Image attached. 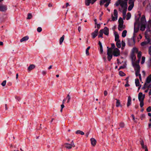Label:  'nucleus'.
<instances>
[{
  "instance_id": "nucleus-1",
  "label": "nucleus",
  "mask_w": 151,
  "mask_h": 151,
  "mask_svg": "<svg viewBox=\"0 0 151 151\" xmlns=\"http://www.w3.org/2000/svg\"><path fill=\"white\" fill-rule=\"evenodd\" d=\"M130 57L132 59L133 66L135 71V75L136 76H139V79L141 81H142V78L141 74L140 73V67L139 64H138L137 61H135L136 59V57L134 53H131Z\"/></svg>"
},
{
  "instance_id": "nucleus-2",
  "label": "nucleus",
  "mask_w": 151,
  "mask_h": 151,
  "mask_svg": "<svg viewBox=\"0 0 151 151\" xmlns=\"http://www.w3.org/2000/svg\"><path fill=\"white\" fill-rule=\"evenodd\" d=\"M65 147L68 149H71L73 147H75V145L73 140H72L70 144L68 143H65L64 144Z\"/></svg>"
},
{
  "instance_id": "nucleus-3",
  "label": "nucleus",
  "mask_w": 151,
  "mask_h": 151,
  "mask_svg": "<svg viewBox=\"0 0 151 151\" xmlns=\"http://www.w3.org/2000/svg\"><path fill=\"white\" fill-rule=\"evenodd\" d=\"M111 0H101L100 1V4L101 6L104 4L106 3V4L104 5L105 7H107L110 3Z\"/></svg>"
},
{
  "instance_id": "nucleus-4",
  "label": "nucleus",
  "mask_w": 151,
  "mask_h": 151,
  "mask_svg": "<svg viewBox=\"0 0 151 151\" xmlns=\"http://www.w3.org/2000/svg\"><path fill=\"white\" fill-rule=\"evenodd\" d=\"M112 21H114L117 20L118 17V13L116 9H114L113 14L111 15Z\"/></svg>"
},
{
  "instance_id": "nucleus-5",
  "label": "nucleus",
  "mask_w": 151,
  "mask_h": 151,
  "mask_svg": "<svg viewBox=\"0 0 151 151\" xmlns=\"http://www.w3.org/2000/svg\"><path fill=\"white\" fill-rule=\"evenodd\" d=\"M135 0H129V4L128 8V10L131 11L133 8L134 6V2Z\"/></svg>"
},
{
  "instance_id": "nucleus-6",
  "label": "nucleus",
  "mask_w": 151,
  "mask_h": 151,
  "mask_svg": "<svg viewBox=\"0 0 151 151\" xmlns=\"http://www.w3.org/2000/svg\"><path fill=\"white\" fill-rule=\"evenodd\" d=\"M113 55L116 57L120 55V51L117 48H114L113 50Z\"/></svg>"
},
{
  "instance_id": "nucleus-7",
  "label": "nucleus",
  "mask_w": 151,
  "mask_h": 151,
  "mask_svg": "<svg viewBox=\"0 0 151 151\" xmlns=\"http://www.w3.org/2000/svg\"><path fill=\"white\" fill-rule=\"evenodd\" d=\"M145 97V95H143L141 92L139 93L138 94V99L139 101H143Z\"/></svg>"
},
{
  "instance_id": "nucleus-8",
  "label": "nucleus",
  "mask_w": 151,
  "mask_h": 151,
  "mask_svg": "<svg viewBox=\"0 0 151 151\" xmlns=\"http://www.w3.org/2000/svg\"><path fill=\"white\" fill-rule=\"evenodd\" d=\"M97 0H86L85 2V4L87 6L89 5L90 4H93Z\"/></svg>"
},
{
  "instance_id": "nucleus-9",
  "label": "nucleus",
  "mask_w": 151,
  "mask_h": 151,
  "mask_svg": "<svg viewBox=\"0 0 151 151\" xmlns=\"http://www.w3.org/2000/svg\"><path fill=\"white\" fill-rule=\"evenodd\" d=\"M135 43V40L134 38L129 39L128 40V44L130 46H133Z\"/></svg>"
},
{
  "instance_id": "nucleus-10",
  "label": "nucleus",
  "mask_w": 151,
  "mask_h": 151,
  "mask_svg": "<svg viewBox=\"0 0 151 151\" xmlns=\"http://www.w3.org/2000/svg\"><path fill=\"white\" fill-rule=\"evenodd\" d=\"M98 29H96L93 32H92L91 35L92 36V38H94L98 35Z\"/></svg>"
},
{
  "instance_id": "nucleus-11",
  "label": "nucleus",
  "mask_w": 151,
  "mask_h": 151,
  "mask_svg": "<svg viewBox=\"0 0 151 151\" xmlns=\"http://www.w3.org/2000/svg\"><path fill=\"white\" fill-rule=\"evenodd\" d=\"M91 145L93 146H95L96 143V141L94 138H91L90 139Z\"/></svg>"
},
{
  "instance_id": "nucleus-12",
  "label": "nucleus",
  "mask_w": 151,
  "mask_h": 151,
  "mask_svg": "<svg viewBox=\"0 0 151 151\" xmlns=\"http://www.w3.org/2000/svg\"><path fill=\"white\" fill-rule=\"evenodd\" d=\"M3 0H0V1H2ZM7 9L6 7L5 6L1 5L0 6V11H4Z\"/></svg>"
},
{
  "instance_id": "nucleus-13",
  "label": "nucleus",
  "mask_w": 151,
  "mask_h": 151,
  "mask_svg": "<svg viewBox=\"0 0 151 151\" xmlns=\"http://www.w3.org/2000/svg\"><path fill=\"white\" fill-rule=\"evenodd\" d=\"M142 56V52L141 51H139L137 52V57L138 59L137 60L138 64H139V62L140 60L141 57Z\"/></svg>"
},
{
  "instance_id": "nucleus-14",
  "label": "nucleus",
  "mask_w": 151,
  "mask_h": 151,
  "mask_svg": "<svg viewBox=\"0 0 151 151\" xmlns=\"http://www.w3.org/2000/svg\"><path fill=\"white\" fill-rule=\"evenodd\" d=\"M127 8H124V9H122L119 8V10L120 12H122H122H123V15L124 18H125V17L126 14V12H127Z\"/></svg>"
},
{
  "instance_id": "nucleus-15",
  "label": "nucleus",
  "mask_w": 151,
  "mask_h": 151,
  "mask_svg": "<svg viewBox=\"0 0 151 151\" xmlns=\"http://www.w3.org/2000/svg\"><path fill=\"white\" fill-rule=\"evenodd\" d=\"M103 30V33L105 35H108L109 34V29L106 27H105L104 28Z\"/></svg>"
},
{
  "instance_id": "nucleus-16",
  "label": "nucleus",
  "mask_w": 151,
  "mask_h": 151,
  "mask_svg": "<svg viewBox=\"0 0 151 151\" xmlns=\"http://www.w3.org/2000/svg\"><path fill=\"white\" fill-rule=\"evenodd\" d=\"M151 81V74H150L146 78L145 83V84L147 83H150Z\"/></svg>"
},
{
  "instance_id": "nucleus-17",
  "label": "nucleus",
  "mask_w": 151,
  "mask_h": 151,
  "mask_svg": "<svg viewBox=\"0 0 151 151\" xmlns=\"http://www.w3.org/2000/svg\"><path fill=\"white\" fill-rule=\"evenodd\" d=\"M131 98L130 96H129L128 98L127 102V107H129L131 104Z\"/></svg>"
},
{
  "instance_id": "nucleus-18",
  "label": "nucleus",
  "mask_w": 151,
  "mask_h": 151,
  "mask_svg": "<svg viewBox=\"0 0 151 151\" xmlns=\"http://www.w3.org/2000/svg\"><path fill=\"white\" fill-rule=\"evenodd\" d=\"M125 28L123 24H119L118 27V30L119 31H122Z\"/></svg>"
},
{
  "instance_id": "nucleus-19",
  "label": "nucleus",
  "mask_w": 151,
  "mask_h": 151,
  "mask_svg": "<svg viewBox=\"0 0 151 151\" xmlns=\"http://www.w3.org/2000/svg\"><path fill=\"white\" fill-rule=\"evenodd\" d=\"M115 100L116 101V106L117 107H118L119 106H122L120 100L116 99Z\"/></svg>"
},
{
  "instance_id": "nucleus-20",
  "label": "nucleus",
  "mask_w": 151,
  "mask_h": 151,
  "mask_svg": "<svg viewBox=\"0 0 151 151\" xmlns=\"http://www.w3.org/2000/svg\"><path fill=\"white\" fill-rule=\"evenodd\" d=\"M29 37L28 36H25L22 38L20 40L21 42L26 41L29 39Z\"/></svg>"
},
{
  "instance_id": "nucleus-21",
  "label": "nucleus",
  "mask_w": 151,
  "mask_h": 151,
  "mask_svg": "<svg viewBox=\"0 0 151 151\" xmlns=\"http://www.w3.org/2000/svg\"><path fill=\"white\" fill-rule=\"evenodd\" d=\"M35 65L33 64L31 65L28 68V70L29 71H30V70L34 69L35 68Z\"/></svg>"
},
{
  "instance_id": "nucleus-22",
  "label": "nucleus",
  "mask_w": 151,
  "mask_h": 151,
  "mask_svg": "<svg viewBox=\"0 0 151 151\" xmlns=\"http://www.w3.org/2000/svg\"><path fill=\"white\" fill-rule=\"evenodd\" d=\"M138 52V48L136 47H133L132 50V52L134 54L135 53H137Z\"/></svg>"
},
{
  "instance_id": "nucleus-23",
  "label": "nucleus",
  "mask_w": 151,
  "mask_h": 151,
  "mask_svg": "<svg viewBox=\"0 0 151 151\" xmlns=\"http://www.w3.org/2000/svg\"><path fill=\"white\" fill-rule=\"evenodd\" d=\"M65 38L64 35H63L62 37L60 38L59 40V43L60 45H61L63 43Z\"/></svg>"
},
{
  "instance_id": "nucleus-24",
  "label": "nucleus",
  "mask_w": 151,
  "mask_h": 151,
  "mask_svg": "<svg viewBox=\"0 0 151 151\" xmlns=\"http://www.w3.org/2000/svg\"><path fill=\"white\" fill-rule=\"evenodd\" d=\"M107 48L108 49L107 54H112V52H113V50L112 49L110 48H109L108 47H107Z\"/></svg>"
},
{
  "instance_id": "nucleus-25",
  "label": "nucleus",
  "mask_w": 151,
  "mask_h": 151,
  "mask_svg": "<svg viewBox=\"0 0 151 151\" xmlns=\"http://www.w3.org/2000/svg\"><path fill=\"white\" fill-rule=\"evenodd\" d=\"M107 59L109 61H110L112 58L113 55L112 54H107Z\"/></svg>"
},
{
  "instance_id": "nucleus-26",
  "label": "nucleus",
  "mask_w": 151,
  "mask_h": 151,
  "mask_svg": "<svg viewBox=\"0 0 151 151\" xmlns=\"http://www.w3.org/2000/svg\"><path fill=\"white\" fill-rule=\"evenodd\" d=\"M116 46L118 48H119L121 47V41H116Z\"/></svg>"
},
{
  "instance_id": "nucleus-27",
  "label": "nucleus",
  "mask_w": 151,
  "mask_h": 151,
  "mask_svg": "<svg viewBox=\"0 0 151 151\" xmlns=\"http://www.w3.org/2000/svg\"><path fill=\"white\" fill-rule=\"evenodd\" d=\"M135 83L136 84V86H139V81L138 79H136L135 80Z\"/></svg>"
},
{
  "instance_id": "nucleus-28",
  "label": "nucleus",
  "mask_w": 151,
  "mask_h": 151,
  "mask_svg": "<svg viewBox=\"0 0 151 151\" xmlns=\"http://www.w3.org/2000/svg\"><path fill=\"white\" fill-rule=\"evenodd\" d=\"M103 33V29L101 30L99 32V37H101L102 38V36Z\"/></svg>"
},
{
  "instance_id": "nucleus-29",
  "label": "nucleus",
  "mask_w": 151,
  "mask_h": 151,
  "mask_svg": "<svg viewBox=\"0 0 151 151\" xmlns=\"http://www.w3.org/2000/svg\"><path fill=\"white\" fill-rule=\"evenodd\" d=\"M127 33V30H124L123 31L122 33V36L123 37H125Z\"/></svg>"
},
{
  "instance_id": "nucleus-30",
  "label": "nucleus",
  "mask_w": 151,
  "mask_h": 151,
  "mask_svg": "<svg viewBox=\"0 0 151 151\" xmlns=\"http://www.w3.org/2000/svg\"><path fill=\"white\" fill-rule=\"evenodd\" d=\"M76 133V134H80L82 135H83L84 134V133L83 132L79 130L77 131Z\"/></svg>"
},
{
  "instance_id": "nucleus-31",
  "label": "nucleus",
  "mask_w": 151,
  "mask_h": 151,
  "mask_svg": "<svg viewBox=\"0 0 151 151\" xmlns=\"http://www.w3.org/2000/svg\"><path fill=\"white\" fill-rule=\"evenodd\" d=\"M119 24H123V21L122 18L120 17L119 20Z\"/></svg>"
},
{
  "instance_id": "nucleus-32",
  "label": "nucleus",
  "mask_w": 151,
  "mask_h": 151,
  "mask_svg": "<svg viewBox=\"0 0 151 151\" xmlns=\"http://www.w3.org/2000/svg\"><path fill=\"white\" fill-rule=\"evenodd\" d=\"M115 40L116 41H120L119 40V36L118 34H116L115 35Z\"/></svg>"
},
{
  "instance_id": "nucleus-33",
  "label": "nucleus",
  "mask_w": 151,
  "mask_h": 151,
  "mask_svg": "<svg viewBox=\"0 0 151 151\" xmlns=\"http://www.w3.org/2000/svg\"><path fill=\"white\" fill-rule=\"evenodd\" d=\"M131 16V14L130 13H128L127 14V19L129 20Z\"/></svg>"
},
{
  "instance_id": "nucleus-34",
  "label": "nucleus",
  "mask_w": 151,
  "mask_h": 151,
  "mask_svg": "<svg viewBox=\"0 0 151 151\" xmlns=\"http://www.w3.org/2000/svg\"><path fill=\"white\" fill-rule=\"evenodd\" d=\"M32 17V15L31 13H29L28 14L27 19H30Z\"/></svg>"
},
{
  "instance_id": "nucleus-35",
  "label": "nucleus",
  "mask_w": 151,
  "mask_h": 151,
  "mask_svg": "<svg viewBox=\"0 0 151 151\" xmlns=\"http://www.w3.org/2000/svg\"><path fill=\"white\" fill-rule=\"evenodd\" d=\"M145 26L144 25H142L140 27V30L142 31H144L145 29Z\"/></svg>"
},
{
  "instance_id": "nucleus-36",
  "label": "nucleus",
  "mask_w": 151,
  "mask_h": 151,
  "mask_svg": "<svg viewBox=\"0 0 151 151\" xmlns=\"http://www.w3.org/2000/svg\"><path fill=\"white\" fill-rule=\"evenodd\" d=\"M142 147L143 149H145V151H148V149L147 148V146L146 145H142Z\"/></svg>"
},
{
  "instance_id": "nucleus-37",
  "label": "nucleus",
  "mask_w": 151,
  "mask_h": 151,
  "mask_svg": "<svg viewBox=\"0 0 151 151\" xmlns=\"http://www.w3.org/2000/svg\"><path fill=\"white\" fill-rule=\"evenodd\" d=\"M145 57H143V56L142 57V61L141 63L142 64H143L145 62Z\"/></svg>"
},
{
  "instance_id": "nucleus-38",
  "label": "nucleus",
  "mask_w": 151,
  "mask_h": 151,
  "mask_svg": "<svg viewBox=\"0 0 151 151\" xmlns=\"http://www.w3.org/2000/svg\"><path fill=\"white\" fill-rule=\"evenodd\" d=\"M120 0H118V1L116 2V3L115 4V5L116 6H118L119 5H120Z\"/></svg>"
},
{
  "instance_id": "nucleus-39",
  "label": "nucleus",
  "mask_w": 151,
  "mask_h": 151,
  "mask_svg": "<svg viewBox=\"0 0 151 151\" xmlns=\"http://www.w3.org/2000/svg\"><path fill=\"white\" fill-rule=\"evenodd\" d=\"M67 98L68 99V101L67 102V103H69L71 98L69 94H68V95Z\"/></svg>"
},
{
  "instance_id": "nucleus-40",
  "label": "nucleus",
  "mask_w": 151,
  "mask_h": 151,
  "mask_svg": "<svg viewBox=\"0 0 151 151\" xmlns=\"http://www.w3.org/2000/svg\"><path fill=\"white\" fill-rule=\"evenodd\" d=\"M119 74L121 76H124L125 75V74L122 71L119 72Z\"/></svg>"
},
{
  "instance_id": "nucleus-41",
  "label": "nucleus",
  "mask_w": 151,
  "mask_h": 151,
  "mask_svg": "<svg viewBox=\"0 0 151 151\" xmlns=\"http://www.w3.org/2000/svg\"><path fill=\"white\" fill-rule=\"evenodd\" d=\"M6 80L4 81L1 83V85L3 86H4L6 85Z\"/></svg>"
},
{
  "instance_id": "nucleus-42",
  "label": "nucleus",
  "mask_w": 151,
  "mask_h": 151,
  "mask_svg": "<svg viewBox=\"0 0 151 151\" xmlns=\"http://www.w3.org/2000/svg\"><path fill=\"white\" fill-rule=\"evenodd\" d=\"M37 30L38 32H40L42 31V28L41 27H38L37 29Z\"/></svg>"
},
{
  "instance_id": "nucleus-43",
  "label": "nucleus",
  "mask_w": 151,
  "mask_h": 151,
  "mask_svg": "<svg viewBox=\"0 0 151 151\" xmlns=\"http://www.w3.org/2000/svg\"><path fill=\"white\" fill-rule=\"evenodd\" d=\"M119 126L123 128L124 126V123L123 122H121Z\"/></svg>"
},
{
  "instance_id": "nucleus-44",
  "label": "nucleus",
  "mask_w": 151,
  "mask_h": 151,
  "mask_svg": "<svg viewBox=\"0 0 151 151\" xmlns=\"http://www.w3.org/2000/svg\"><path fill=\"white\" fill-rule=\"evenodd\" d=\"M147 111L148 112L151 111V106L148 107L147 109Z\"/></svg>"
},
{
  "instance_id": "nucleus-45",
  "label": "nucleus",
  "mask_w": 151,
  "mask_h": 151,
  "mask_svg": "<svg viewBox=\"0 0 151 151\" xmlns=\"http://www.w3.org/2000/svg\"><path fill=\"white\" fill-rule=\"evenodd\" d=\"M111 48L112 49H114V48H115V44L114 43H111Z\"/></svg>"
},
{
  "instance_id": "nucleus-46",
  "label": "nucleus",
  "mask_w": 151,
  "mask_h": 151,
  "mask_svg": "<svg viewBox=\"0 0 151 151\" xmlns=\"http://www.w3.org/2000/svg\"><path fill=\"white\" fill-rule=\"evenodd\" d=\"M140 102V105L141 107H142L144 105L143 101H139Z\"/></svg>"
},
{
  "instance_id": "nucleus-47",
  "label": "nucleus",
  "mask_w": 151,
  "mask_h": 151,
  "mask_svg": "<svg viewBox=\"0 0 151 151\" xmlns=\"http://www.w3.org/2000/svg\"><path fill=\"white\" fill-rule=\"evenodd\" d=\"M89 50H87L86 49V54L88 56L89 55Z\"/></svg>"
},
{
  "instance_id": "nucleus-48",
  "label": "nucleus",
  "mask_w": 151,
  "mask_h": 151,
  "mask_svg": "<svg viewBox=\"0 0 151 151\" xmlns=\"http://www.w3.org/2000/svg\"><path fill=\"white\" fill-rule=\"evenodd\" d=\"M145 19V17L144 15H142V17L141 19V20L142 21H144Z\"/></svg>"
},
{
  "instance_id": "nucleus-49",
  "label": "nucleus",
  "mask_w": 151,
  "mask_h": 151,
  "mask_svg": "<svg viewBox=\"0 0 151 151\" xmlns=\"http://www.w3.org/2000/svg\"><path fill=\"white\" fill-rule=\"evenodd\" d=\"M149 53L150 55H151V45L149 48Z\"/></svg>"
},
{
  "instance_id": "nucleus-50",
  "label": "nucleus",
  "mask_w": 151,
  "mask_h": 151,
  "mask_svg": "<svg viewBox=\"0 0 151 151\" xmlns=\"http://www.w3.org/2000/svg\"><path fill=\"white\" fill-rule=\"evenodd\" d=\"M122 45L123 47H124L125 45V42L123 41L122 42Z\"/></svg>"
},
{
  "instance_id": "nucleus-51",
  "label": "nucleus",
  "mask_w": 151,
  "mask_h": 151,
  "mask_svg": "<svg viewBox=\"0 0 151 151\" xmlns=\"http://www.w3.org/2000/svg\"><path fill=\"white\" fill-rule=\"evenodd\" d=\"M138 29L137 28H136L135 27L134 28V32L135 33H137L138 32Z\"/></svg>"
},
{
  "instance_id": "nucleus-52",
  "label": "nucleus",
  "mask_w": 151,
  "mask_h": 151,
  "mask_svg": "<svg viewBox=\"0 0 151 151\" xmlns=\"http://www.w3.org/2000/svg\"><path fill=\"white\" fill-rule=\"evenodd\" d=\"M108 94L107 92L106 91H105L104 92V94L105 96H106Z\"/></svg>"
},
{
  "instance_id": "nucleus-53",
  "label": "nucleus",
  "mask_w": 151,
  "mask_h": 151,
  "mask_svg": "<svg viewBox=\"0 0 151 151\" xmlns=\"http://www.w3.org/2000/svg\"><path fill=\"white\" fill-rule=\"evenodd\" d=\"M16 99L18 101H19L21 100V98L19 97H16Z\"/></svg>"
},
{
  "instance_id": "nucleus-54",
  "label": "nucleus",
  "mask_w": 151,
  "mask_h": 151,
  "mask_svg": "<svg viewBox=\"0 0 151 151\" xmlns=\"http://www.w3.org/2000/svg\"><path fill=\"white\" fill-rule=\"evenodd\" d=\"M42 74L44 75H45L46 74V72L45 71H42Z\"/></svg>"
},
{
  "instance_id": "nucleus-55",
  "label": "nucleus",
  "mask_w": 151,
  "mask_h": 151,
  "mask_svg": "<svg viewBox=\"0 0 151 151\" xmlns=\"http://www.w3.org/2000/svg\"><path fill=\"white\" fill-rule=\"evenodd\" d=\"M78 31L80 32L81 29V27L80 26H79L78 27Z\"/></svg>"
},
{
  "instance_id": "nucleus-56",
  "label": "nucleus",
  "mask_w": 151,
  "mask_h": 151,
  "mask_svg": "<svg viewBox=\"0 0 151 151\" xmlns=\"http://www.w3.org/2000/svg\"><path fill=\"white\" fill-rule=\"evenodd\" d=\"M131 116L133 120L135 121V117L134 115L133 114H132Z\"/></svg>"
},
{
  "instance_id": "nucleus-57",
  "label": "nucleus",
  "mask_w": 151,
  "mask_h": 151,
  "mask_svg": "<svg viewBox=\"0 0 151 151\" xmlns=\"http://www.w3.org/2000/svg\"><path fill=\"white\" fill-rule=\"evenodd\" d=\"M99 45L100 47H102V46L101 45V43L100 41L99 42Z\"/></svg>"
},
{
  "instance_id": "nucleus-58",
  "label": "nucleus",
  "mask_w": 151,
  "mask_h": 151,
  "mask_svg": "<svg viewBox=\"0 0 151 151\" xmlns=\"http://www.w3.org/2000/svg\"><path fill=\"white\" fill-rule=\"evenodd\" d=\"M100 52H101L102 53V52H103V47H100Z\"/></svg>"
},
{
  "instance_id": "nucleus-59",
  "label": "nucleus",
  "mask_w": 151,
  "mask_h": 151,
  "mask_svg": "<svg viewBox=\"0 0 151 151\" xmlns=\"http://www.w3.org/2000/svg\"><path fill=\"white\" fill-rule=\"evenodd\" d=\"M100 25L99 24H97V27L98 28V29H99L100 27Z\"/></svg>"
},
{
  "instance_id": "nucleus-60",
  "label": "nucleus",
  "mask_w": 151,
  "mask_h": 151,
  "mask_svg": "<svg viewBox=\"0 0 151 151\" xmlns=\"http://www.w3.org/2000/svg\"><path fill=\"white\" fill-rule=\"evenodd\" d=\"M61 108H62V109H63L64 107V104H62L61 105Z\"/></svg>"
},
{
  "instance_id": "nucleus-61",
  "label": "nucleus",
  "mask_w": 151,
  "mask_h": 151,
  "mask_svg": "<svg viewBox=\"0 0 151 151\" xmlns=\"http://www.w3.org/2000/svg\"><path fill=\"white\" fill-rule=\"evenodd\" d=\"M140 144H141V145H144V141L143 140H142L141 141V142Z\"/></svg>"
},
{
  "instance_id": "nucleus-62",
  "label": "nucleus",
  "mask_w": 151,
  "mask_h": 151,
  "mask_svg": "<svg viewBox=\"0 0 151 151\" xmlns=\"http://www.w3.org/2000/svg\"><path fill=\"white\" fill-rule=\"evenodd\" d=\"M70 5L68 3H66V7H67L68 6H69Z\"/></svg>"
},
{
  "instance_id": "nucleus-63",
  "label": "nucleus",
  "mask_w": 151,
  "mask_h": 151,
  "mask_svg": "<svg viewBox=\"0 0 151 151\" xmlns=\"http://www.w3.org/2000/svg\"><path fill=\"white\" fill-rule=\"evenodd\" d=\"M89 132H87L86 134V137H88L89 135Z\"/></svg>"
},
{
  "instance_id": "nucleus-64",
  "label": "nucleus",
  "mask_w": 151,
  "mask_h": 151,
  "mask_svg": "<svg viewBox=\"0 0 151 151\" xmlns=\"http://www.w3.org/2000/svg\"><path fill=\"white\" fill-rule=\"evenodd\" d=\"M52 5L51 4H48V6L49 7H52Z\"/></svg>"
}]
</instances>
